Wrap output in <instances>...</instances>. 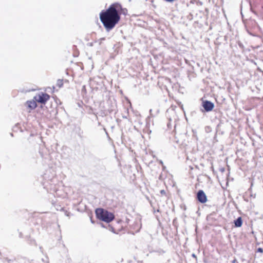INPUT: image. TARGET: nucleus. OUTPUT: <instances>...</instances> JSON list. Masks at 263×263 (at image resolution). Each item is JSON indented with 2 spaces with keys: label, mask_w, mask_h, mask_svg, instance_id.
<instances>
[{
  "label": "nucleus",
  "mask_w": 263,
  "mask_h": 263,
  "mask_svg": "<svg viewBox=\"0 0 263 263\" xmlns=\"http://www.w3.org/2000/svg\"><path fill=\"white\" fill-rule=\"evenodd\" d=\"M122 7L121 4L115 3L106 10H102L99 14L100 19L105 29L112 30L119 22Z\"/></svg>",
  "instance_id": "1"
},
{
  "label": "nucleus",
  "mask_w": 263,
  "mask_h": 263,
  "mask_svg": "<svg viewBox=\"0 0 263 263\" xmlns=\"http://www.w3.org/2000/svg\"><path fill=\"white\" fill-rule=\"evenodd\" d=\"M95 213L98 219L106 223H110L115 219V215L113 213L103 208L96 209Z\"/></svg>",
  "instance_id": "2"
},
{
  "label": "nucleus",
  "mask_w": 263,
  "mask_h": 263,
  "mask_svg": "<svg viewBox=\"0 0 263 263\" xmlns=\"http://www.w3.org/2000/svg\"><path fill=\"white\" fill-rule=\"evenodd\" d=\"M201 107L202 108H200V111L202 112H208L211 111L214 108V104L211 101L207 100H203V98L201 99Z\"/></svg>",
  "instance_id": "3"
},
{
  "label": "nucleus",
  "mask_w": 263,
  "mask_h": 263,
  "mask_svg": "<svg viewBox=\"0 0 263 263\" xmlns=\"http://www.w3.org/2000/svg\"><path fill=\"white\" fill-rule=\"evenodd\" d=\"M34 99L36 102L45 104L49 100L50 96L46 93H41L36 96Z\"/></svg>",
  "instance_id": "4"
},
{
  "label": "nucleus",
  "mask_w": 263,
  "mask_h": 263,
  "mask_svg": "<svg viewBox=\"0 0 263 263\" xmlns=\"http://www.w3.org/2000/svg\"><path fill=\"white\" fill-rule=\"evenodd\" d=\"M196 199L201 203H204L207 201V197L204 191L200 190L196 194Z\"/></svg>",
  "instance_id": "5"
},
{
  "label": "nucleus",
  "mask_w": 263,
  "mask_h": 263,
  "mask_svg": "<svg viewBox=\"0 0 263 263\" xmlns=\"http://www.w3.org/2000/svg\"><path fill=\"white\" fill-rule=\"evenodd\" d=\"M167 130L170 133H173L175 130L176 124L175 122H173L171 119L168 118L166 123Z\"/></svg>",
  "instance_id": "6"
},
{
  "label": "nucleus",
  "mask_w": 263,
  "mask_h": 263,
  "mask_svg": "<svg viewBox=\"0 0 263 263\" xmlns=\"http://www.w3.org/2000/svg\"><path fill=\"white\" fill-rule=\"evenodd\" d=\"M25 104L27 109L29 110V112H30L31 110L35 109L37 106L36 101L35 100L27 101Z\"/></svg>",
  "instance_id": "7"
},
{
  "label": "nucleus",
  "mask_w": 263,
  "mask_h": 263,
  "mask_svg": "<svg viewBox=\"0 0 263 263\" xmlns=\"http://www.w3.org/2000/svg\"><path fill=\"white\" fill-rule=\"evenodd\" d=\"M172 177L173 176L172 175L170 174H165V178H168V184L172 187H173L175 185V182L172 179Z\"/></svg>",
  "instance_id": "8"
},
{
  "label": "nucleus",
  "mask_w": 263,
  "mask_h": 263,
  "mask_svg": "<svg viewBox=\"0 0 263 263\" xmlns=\"http://www.w3.org/2000/svg\"><path fill=\"white\" fill-rule=\"evenodd\" d=\"M242 222L243 221L241 217H238L236 219L234 220V226L236 228L241 227Z\"/></svg>",
  "instance_id": "9"
},
{
  "label": "nucleus",
  "mask_w": 263,
  "mask_h": 263,
  "mask_svg": "<svg viewBox=\"0 0 263 263\" xmlns=\"http://www.w3.org/2000/svg\"><path fill=\"white\" fill-rule=\"evenodd\" d=\"M57 86L59 87H61L63 85V82L62 80H58L57 83Z\"/></svg>",
  "instance_id": "10"
},
{
  "label": "nucleus",
  "mask_w": 263,
  "mask_h": 263,
  "mask_svg": "<svg viewBox=\"0 0 263 263\" xmlns=\"http://www.w3.org/2000/svg\"><path fill=\"white\" fill-rule=\"evenodd\" d=\"M205 130L206 133L211 132L212 128L210 126H206L205 127Z\"/></svg>",
  "instance_id": "11"
},
{
  "label": "nucleus",
  "mask_w": 263,
  "mask_h": 263,
  "mask_svg": "<svg viewBox=\"0 0 263 263\" xmlns=\"http://www.w3.org/2000/svg\"><path fill=\"white\" fill-rule=\"evenodd\" d=\"M257 252L259 253H262L263 252V249L261 248H258L257 250Z\"/></svg>",
  "instance_id": "12"
},
{
  "label": "nucleus",
  "mask_w": 263,
  "mask_h": 263,
  "mask_svg": "<svg viewBox=\"0 0 263 263\" xmlns=\"http://www.w3.org/2000/svg\"><path fill=\"white\" fill-rule=\"evenodd\" d=\"M232 263H238L237 260L236 258H234L233 260L231 261Z\"/></svg>",
  "instance_id": "13"
},
{
  "label": "nucleus",
  "mask_w": 263,
  "mask_h": 263,
  "mask_svg": "<svg viewBox=\"0 0 263 263\" xmlns=\"http://www.w3.org/2000/svg\"><path fill=\"white\" fill-rule=\"evenodd\" d=\"M192 256L193 257L195 258L196 259V260H197V256H196V255L194 253H193V254H192Z\"/></svg>",
  "instance_id": "14"
},
{
  "label": "nucleus",
  "mask_w": 263,
  "mask_h": 263,
  "mask_svg": "<svg viewBox=\"0 0 263 263\" xmlns=\"http://www.w3.org/2000/svg\"><path fill=\"white\" fill-rule=\"evenodd\" d=\"M259 54L260 56H261L262 55H263V51H260L259 53Z\"/></svg>",
  "instance_id": "15"
},
{
  "label": "nucleus",
  "mask_w": 263,
  "mask_h": 263,
  "mask_svg": "<svg viewBox=\"0 0 263 263\" xmlns=\"http://www.w3.org/2000/svg\"><path fill=\"white\" fill-rule=\"evenodd\" d=\"M238 45L239 46V47H243V45H242V44L241 43H238Z\"/></svg>",
  "instance_id": "16"
},
{
  "label": "nucleus",
  "mask_w": 263,
  "mask_h": 263,
  "mask_svg": "<svg viewBox=\"0 0 263 263\" xmlns=\"http://www.w3.org/2000/svg\"><path fill=\"white\" fill-rule=\"evenodd\" d=\"M165 81H166V80H167V81H168L169 82L170 81V79H168V78H166V77H165Z\"/></svg>",
  "instance_id": "17"
},
{
  "label": "nucleus",
  "mask_w": 263,
  "mask_h": 263,
  "mask_svg": "<svg viewBox=\"0 0 263 263\" xmlns=\"http://www.w3.org/2000/svg\"><path fill=\"white\" fill-rule=\"evenodd\" d=\"M216 135H217V133H216V134H215V135L214 139H215V138H216Z\"/></svg>",
  "instance_id": "18"
},
{
  "label": "nucleus",
  "mask_w": 263,
  "mask_h": 263,
  "mask_svg": "<svg viewBox=\"0 0 263 263\" xmlns=\"http://www.w3.org/2000/svg\"><path fill=\"white\" fill-rule=\"evenodd\" d=\"M105 40V38H102L100 39V40Z\"/></svg>",
  "instance_id": "19"
},
{
  "label": "nucleus",
  "mask_w": 263,
  "mask_h": 263,
  "mask_svg": "<svg viewBox=\"0 0 263 263\" xmlns=\"http://www.w3.org/2000/svg\"><path fill=\"white\" fill-rule=\"evenodd\" d=\"M262 74H263V71H262Z\"/></svg>",
  "instance_id": "20"
}]
</instances>
